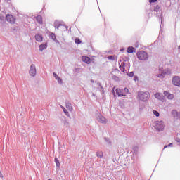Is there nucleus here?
<instances>
[{
	"label": "nucleus",
	"instance_id": "a211bd4d",
	"mask_svg": "<svg viewBox=\"0 0 180 180\" xmlns=\"http://www.w3.org/2000/svg\"><path fill=\"white\" fill-rule=\"evenodd\" d=\"M40 51H43L45 49H47V44H41L39 46Z\"/></svg>",
	"mask_w": 180,
	"mask_h": 180
},
{
	"label": "nucleus",
	"instance_id": "4be33fe9",
	"mask_svg": "<svg viewBox=\"0 0 180 180\" xmlns=\"http://www.w3.org/2000/svg\"><path fill=\"white\" fill-rule=\"evenodd\" d=\"M60 108L63 109V110L65 115H66V116H70V113L68 112L67 109H65V108L63 107V105H60Z\"/></svg>",
	"mask_w": 180,
	"mask_h": 180
},
{
	"label": "nucleus",
	"instance_id": "4468645a",
	"mask_svg": "<svg viewBox=\"0 0 180 180\" xmlns=\"http://www.w3.org/2000/svg\"><path fill=\"white\" fill-rule=\"evenodd\" d=\"M53 77H55L56 79L59 82V84H63V79L57 75V74L53 73Z\"/></svg>",
	"mask_w": 180,
	"mask_h": 180
},
{
	"label": "nucleus",
	"instance_id": "423d86ee",
	"mask_svg": "<svg viewBox=\"0 0 180 180\" xmlns=\"http://www.w3.org/2000/svg\"><path fill=\"white\" fill-rule=\"evenodd\" d=\"M6 19L7 20V22H9V23H15V18L13 17V15H11V14H7Z\"/></svg>",
	"mask_w": 180,
	"mask_h": 180
},
{
	"label": "nucleus",
	"instance_id": "72a5a7b5",
	"mask_svg": "<svg viewBox=\"0 0 180 180\" xmlns=\"http://www.w3.org/2000/svg\"><path fill=\"white\" fill-rule=\"evenodd\" d=\"M133 75H134V73H133V72H130V75H129V76H130V77H133Z\"/></svg>",
	"mask_w": 180,
	"mask_h": 180
},
{
	"label": "nucleus",
	"instance_id": "6e6552de",
	"mask_svg": "<svg viewBox=\"0 0 180 180\" xmlns=\"http://www.w3.org/2000/svg\"><path fill=\"white\" fill-rule=\"evenodd\" d=\"M82 60L86 64H91V58L88 56H82Z\"/></svg>",
	"mask_w": 180,
	"mask_h": 180
},
{
	"label": "nucleus",
	"instance_id": "0eeeda50",
	"mask_svg": "<svg viewBox=\"0 0 180 180\" xmlns=\"http://www.w3.org/2000/svg\"><path fill=\"white\" fill-rule=\"evenodd\" d=\"M172 84L175 85V86H179L180 85V78L178 76H175L173 77Z\"/></svg>",
	"mask_w": 180,
	"mask_h": 180
},
{
	"label": "nucleus",
	"instance_id": "dca6fc26",
	"mask_svg": "<svg viewBox=\"0 0 180 180\" xmlns=\"http://www.w3.org/2000/svg\"><path fill=\"white\" fill-rule=\"evenodd\" d=\"M66 108L70 111L72 112V105L70 103H66Z\"/></svg>",
	"mask_w": 180,
	"mask_h": 180
},
{
	"label": "nucleus",
	"instance_id": "20e7f679",
	"mask_svg": "<svg viewBox=\"0 0 180 180\" xmlns=\"http://www.w3.org/2000/svg\"><path fill=\"white\" fill-rule=\"evenodd\" d=\"M29 72L31 77H34L36 75V66L34 64L31 65Z\"/></svg>",
	"mask_w": 180,
	"mask_h": 180
},
{
	"label": "nucleus",
	"instance_id": "7ed1b4c3",
	"mask_svg": "<svg viewBox=\"0 0 180 180\" xmlns=\"http://www.w3.org/2000/svg\"><path fill=\"white\" fill-rule=\"evenodd\" d=\"M165 127V125L164 124V122L162 121L155 122V129L156 130H158V131H162Z\"/></svg>",
	"mask_w": 180,
	"mask_h": 180
},
{
	"label": "nucleus",
	"instance_id": "c756f323",
	"mask_svg": "<svg viewBox=\"0 0 180 180\" xmlns=\"http://www.w3.org/2000/svg\"><path fill=\"white\" fill-rule=\"evenodd\" d=\"M167 147H172V143H169L168 146H165L164 148H167Z\"/></svg>",
	"mask_w": 180,
	"mask_h": 180
},
{
	"label": "nucleus",
	"instance_id": "f257e3e1",
	"mask_svg": "<svg viewBox=\"0 0 180 180\" xmlns=\"http://www.w3.org/2000/svg\"><path fill=\"white\" fill-rule=\"evenodd\" d=\"M136 57L140 61H146L148 60V53L144 51H140L136 53Z\"/></svg>",
	"mask_w": 180,
	"mask_h": 180
},
{
	"label": "nucleus",
	"instance_id": "a878e982",
	"mask_svg": "<svg viewBox=\"0 0 180 180\" xmlns=\"http://www.w3.org/2000/svg\"><path fill=\"white\" fill-rule=\"evenodd\" d=\"M55 162H56V167H60V161L58 160V159L55 158Z\"/></svg>",
	"mask_w": 180,
	"mask_h": 180
},
{
	"label": "nucleus",
	"instance_id": "b1692460",
	"mask_svg": "<svg viewBox=\"0 0 180 180\" xmlns=\"http://www.w3.org/2000/svg\"><path fill=\"white\" fill-rule=\"evenodd\" d=\"M154 12H160V6L156 5L153 8Z\"/></svg>",
	"mask_w": 180,
	"mask_h": 180
},
{
	"label": "nucleus",
	"instance_id": "5701e85b",
	"mask_svg": "<svg viewBox=\"0 0 180 180\" xmlns=\"http://www.w3.org/2000/svg\"><path fill=\"white\" fill-rule=\"evenodd\" d=\"M96 155L98 158H102V157H103V153L102 151H98L97 152Z\"/></svg>",
	"mask_w": 180,
	"mask_h": 180
},
{
	"label": "nucleus",
	"instance_id": "1a4fd4ad",
	"mask_svg": "<svg viewBox=\"0 0 180 180\" xmlns=\"http://www.w3.org/2000/svg\"><path fill=\"white\" fill-rule=\"evenodd\" d=\"M35 39L37 41L41 43V41H43V36L40 35V34H35Z\"/></svg>",
	"mask_w": 180,
	"mask_h": 180
},
{
	"label": "nucleus",
	"instance_id": "2eb2a0df",
	"mask_svg": "<svg viewBox=\"0 0 180 180\" xmlns=\"http://www.w3.org/2000/svg\"><path fill=\"white\" fill-rule=\"evenodd\" d=\"M127 51L129 53H134V51H136V49H134L133 46H129L127 48Z\"/></svg>",
	"mask_w": 180,
	"mask_h": 180
},
{
	"label": "nucleus",
	"instance_id": "aec40b11",
	"mask_svg": "<svg viewBox=\"0 0 180 180\" xmlns=\"http://www.w3.org/2000/svg\"><path fill=\"white\" fill-rule=\"evenodd\" d=\"M155 98H156V99H159V101H161V99H162V96H161V94L160 93H156L155 94Z\"/></svg>",
	"mask_w": 180,
	"mask_h": 180
},
{
	"label": "nucleus",
	"instance_id": "6ab92c4d",
	"mask_svg": "<svg viewBox=\"0 0 180 180\" xmlns=\"http://www.w3.org/2000/svg\"><path fill=\"white\" fill-rule=\"evenodd\" d=\"M117 58V57L116 56H115V55L108 56V60H111L112 61L116 60Z\"/></svg>",
	"mask_w": 180,
	"mask_h": 180
},
{
	"label": "nucleus",
	"instance_id": "bb28decb",
	"mask_svg": "<svg viewBox=\"0 0 180 180\" xmlns=\"http://www.w3.org/2000/svg\"><path fill=\"white\" fill-rule=\"evenodd\" d=\"M75 43H76V44H81V40H79V39L77 38L75 40Z\"/></svg>",
	"mask_w": 180,
	"mask_h": 180
},
{
	"label": "nucleus",
	"instance_id": "9d476101",
	"mask_svg": "<svg viewBox=\"0 0 180 180\" xmlns=\"http://www.w3.org/2000/svg\"><path fill=\"white\" fill-rule=\"evenodd\" d=\"M116 93H117V95H118V96H126V94H124V93L123 92V90L120 89H117Z\"/></svg>",
	"mask_w": 180,
	"mask_h": 180
},
{
	"label": "nucleus",
	"instance_id": "412c9836",
	"mask_svg": "<svg viewBox=\"0 0 180 180\" xmlns=\"http://www.w3.org/2000/svg\"><path fill=\"white\" fill-rule=\"evenodd\" d=\"M49 37H51L52 40H56V39H57L56 34L53 32H49Z\"/></svg>",
	"mask_w": 180,
	"mask_h": 180
},
{
	"label": "nucleus",
	"instance_id": "ddd939ff",
	"mask_svg": "<svg viewBox=\"0 0 180 180\" xmlns=\"http://www.w3.org/2000/svg\"><path fill=\"white\" fill-rule=\"evenodd\" d=\"M36 20L39 25H43V17H41V15H37Z\"/></svg>",
	"mask_w": 180,
	"mask_h": 180
},
{
	"label": "nucleus",
	"instance_id": "7c9ffc66",
	"mask_svg": "<svg viewBox=\"0 0 180 180\" xmlns=\"http://www.w3.org/2000/svg\"><path fill=\"white\" fill-rule=\"evenodd\" d=\"M158 0H149L150 4H153V2H157Z\"/></svg>",
	"mask_w": 180,
	"mask_h": 180
},
{
	"label": "nucleus",
	"instance_id": "c85d7f7f",
	"mask_svg": "<svg viewBox=\"0 0 180 180\" xmlns=\"http://www.w3.org/2000/svg\"><path fill=\"white\" fill-rule=\"evenodd\" d=\"M126 94H129V89L127 88L124 89V94L126 95Z\"/></svg>",
	"mask_w": 180,
	"mask_h": 180
},
{
	"label": "nucleus",
	"instance_id": "2f4dec72",
	"mask_svg": "<svg viewBox=\"0 0 180 180\" xmlns=\"http://www.w3.org/2000/svg\"><path fill=\"white\" fill-rule=\"evenodd\" d=\"M134 79L135 81H139V77H137L135 76V77H134Z\"/></svg>",
	"mask_w": 180,
	"mask_h": 180
},
{
	"label": "nucleus",
	"instance_id": "393cba45",
	"mask_svg": "<svg viewBox=\"0 0 180 180\" xmlns=\"http://www.w3.org/2000/svg\"><path fill=\"white\" fill-rule=\"evenodd\" d=\"M153 115H155L156 116V117H160V112H158V111L153 110Z\"/></svg>",
	"mask_w": 180,
	"mask_h": 180
},
{
	"label": "nucleus",
	"instance_id": "f8f14e48",
	"mask_svg": "<svg viewBox=\"0 0 180 180\" xmlns=\"http://www.w3.org/2000/svg\"><path fill=\"white\" fill-rule=\"evenodd\" d=\"M120 70L122 72H124V71H126V64L124 63V62H122L121 64L120 65Z\"/></svg>",
	"mask_w": 180,
	"mask_h": 180
},
{
	"label": "nucleus",
	"instance_id": "cd10ccee",
	"mask_svg": "<svg viewBox=\"0 0 180 180\" xmlns=\"http://www.w3.org/2000/svg\"><path fill=\"white\" fill-rule=\"evenodd\" d=\"M164 77H165V73H162L161 75H158L159 78H164Z\"/></svg>",
	"mask_w": 180,
	"mask_h": 180
},
{
	"label": "nucleus",
	"instance_id": "9b49d317",
	"mask_svg": "<svg viewBox=\"0 0 180 180\" xmlns=\"http://www.w3.org/2000/svg\"><path fill=\"white\" fill-rule=\"evenodd\" d=\"M172 115L174 119H178V117H179V113L176 110L172 111Z\"/></svg>",
	"mask_w": 180,
	"mask_h": 180
},
{
	"label": "nucleus",
	"instance_id": "473e14b6",
	"mask_svg": "<svg viewBox=\"0 0 180 180\" xmlns=\"http://www.w3.org/2000/svg\"><path fill=\"white\" fill-rule=\"evenodd\" d=\"M0 178H4V175L2 174V172L0 171Z\"/></svg>",
	"mask_w": 180,
	"mask_h": 180
},
{
	"label": "nucleus",
	"instance_id": "f03ea898",
	"mask_svg": "<svg viewBox=\"0 0 180 180\" xmlns=\"http://www.w3.org/2000/svg\"><path fill=\"white\" fill-rule=\"evenodd\" d=\"M138 96L140 99V101H143V102H146V101H148L150 98V93L149 92H143L140 91L138 93Z\"/></svg>",
	"mask_w": 180,
	"mask_h": 180
},
{
	"label": "nucleus",
	"instance_id": "f3484780",
	"mask_svg": "<svg viewBox=\"0 0 180 180\" xmlns=\"http://www.w3.org/2000/svg\"><path fill=\"white\" fill-rule=\"evenodd\" d=\"M98 122H100V123H106V119L103 116H100L98 117Z\"/></svg>",
	"mask_w": 180,
	"mask_h": 180
},
{
	"label": "nucleus",
	"instance_id": "39448f33",
	"mask_svg": "<svg viewBox=\"0 0 180 180\" xmlns=\"http://www.w3.org/2000/svg\"><path fill=\"white\" fill-rule=\"evenodd\" d=\"M163 94L165 98H167V99H169L170 101H172V99H174L175 98V96H174V94L169 93V91H165Z\"/></svg>",
	"mask_w": 180,
	"mask_h": 180
}]
</instances>
